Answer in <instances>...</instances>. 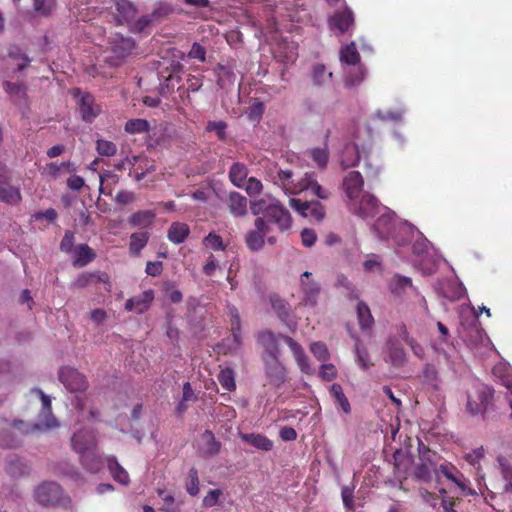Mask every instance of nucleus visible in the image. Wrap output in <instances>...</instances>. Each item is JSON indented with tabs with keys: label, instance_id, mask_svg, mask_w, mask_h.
<instances>
[{
	"label": "nucleus",
	"instance_id": "nucleus-64",
	"mask_svg": "<svg viewBox=\"0 0 512 512\" xmlns=\"http://www.w3.org/2000/svg\"><path fill=\"white\" fill-rule=\"evenodd\" d=\"M223 492L220 489L210 490L207 495L203 498L202 505L204 507H214L218 504L220 497Z\"/></svg>",
	"mask_w": 512,
	"mask_h": 512
},
{
	"label": "nucleus",
	"instance_id": "nucleus-32",
	"mask_svg": "<svg viewBox=\"0 0 512 512\" xmlns=\"http://www.w3.org/2000/svg\"><path fill=\"white\" fill-rule=\"evenodd\" d=\"M155 213L151 210H141L128 217V223L133 227L148 228L155 220Z\"/></svg>",
	"mask_w": 512,
	"mask_h": 512
},
{
	"label": "nucleus",
	"instance_id": "nucleus-15",
	"mask_svg": "<svg viewBox=\"0 0 512 512\" xmlns=\"http://www.w3.org/2000/svg\"><path fill=\"white\" fill-rule=\"evenodd\" d=\"M265 373L269 383L275 387L281 386L287 379L286 369L279 361L278 356L265 359Z\"/></svg>",
	"mask_w": 512,
	"mask_h": 512
},
{
	"label": "nucleus",
	"instance_id": "nucleus-5",
	"mask_svg": "<svg viewBox=\"0 0 512 512\" xmlns=\"http://www.w3.org/2000/svg\"><path fill=\"white\" fill-rule=\"evenodd\" d=\"M348 208L350 212L363 219L373 218L379 211L380 202L373 194L365 192L352 203H348Z\"/></svg>",
	"mask_w": 512,
	"mask_h": 512
},
{
	"label": "nucleus",
	"instance_id": "nucleus-24",
	"mask_svg": "<svg viewBox=\"0 0 512 512\" xmlns=\"http://www.w3.org/2000/svg\"><path fill=\"white\" fill-rule=\"evenodd\" d=\"M464 339L471 348L478 347L487 339V335L477 319L465 330Z\"/></svg>",
	"mask_w": 512,
	"mask_h": 512
},
{
	"label": "nucleus",
	"instance_id": "nucleus-27",
	"mask_svg": "<svg viewBox=\"0 0 512 512\" xmlns=\"http://www.w3.org/2000/svg\"><path fill=\"white\" fill-rule=\"evenodd\" d=\"M79 457L82 466L91 473H97L103 467V460L98 453L97 447L79 455Z\"/></svg>",
	"mask_w": 512,
	"mask_h": 512
},
{
	"label": "nucleus",
	"instance_id": "nucleus-31",
	"mask_svg": "<svg viewBox=\"0 0 512 512\" xmlns=\"http://www.w3.org/2000/svg\"><path fill=\"white\" fill-rule=\"evenodd\" d=\"M240 438L258 450L270 451L273 448V442L263 434L244 433Z\"/></svg>",
	"mask_w": 512,
	"mask_h": 512
},
{
	"label": "nucleus",
	"instance_id": "nucleus-4",
	"mask_svg": "<svg viewBox=\"0 0 512 512\" xmlns=\"http://www.w3.org/2000/svg\"><path fill=\"white\" fill-rule=\"evenodd\" d=\"M494 390L488 386H480L467 395V412L471 415L484 413L493 399Z\"/></svg>",
	"mask_w": 512,
	"mask_h": 512
},
{
	"label": "nucleus",
	"instance_id": "nucleus-55",
	"mask_svg": "<svg viewBox=\"0 0 512 512\" xmlns=\"http://www.w3.org/2000/svg\"><path fill=\"white\" fill-rule=\"evenodd\" d=\"M3 89L11 96H16L18 98L26 97V86L23 83L4 81Z\"/></svg>",
	"mask_w": 512,
	"mask_h": 512
},
{
	"label": "nucleus",
	"instance_id": "nucleus-57",
	"mask_svg": "<svg viewBox=\"0 0 512 512\" xmlns=\"http://www.w3.org/2000/svg\"><path fill=\"white\" fill-rule=\"evenodd\" d=\"M206 247L211 248L214 251H223L226 246L223 243L222 237L216 233H209L203 240Z\"/></svg>",
	"mask_w": 512,
	"mask_h": 512
},
{
	"label": "nucleus",
	"instance_id": "nucleus-61",
	"mask_svg": "<svg viewBox=\"0 0 512 512\" xmlns=\"http://www.w3.org/2000/svg\"><path fill=\"white\" fill-rule=\"evenodd\" d=\"M485 452L483 447L474 449L472 452L466 454V461L473 466L475 469L480 470V462L484 458Z\"/></svg>",
	"mask_w": 512,
	"mask_h": 512
},
{
	"label": "nucleus",
	"instance_id": "nucleus-6",
	"mask_svg": "<svg viewBox=\"0 0 512 512\" xmlns=\"http://www.w3.org/2000/svg\"><path fill=\"white\" fill-rule=\"evenodd\" d=\"M59 381L70 392L85 391L88 387V381L84 374L77 369L65 366L59 370Z\"/></svg>",
	"mask_w": 512,
	"mask_h": 512
},
{
	"label": "nucleus",
	"instance_id": "nucleus-49",
	"mask_svg": "<svg viewBox=\"0 0 512 512\" xmlns=\"http://www.w3.org/2000/svg\"><path fill=\"white\" fill-rule=\"evenodd\" d=\"M221 386L227 391H233L236 388L234 372L231 368L221 370L217 376Z\"/></svg>",
	"mask_w": 512,
	"mask_h": 512
},
{
	"label": "nucleus",
	"instance_id": "nucleus-14",
	"mask_svg": "<svg viewBox=\"0 0 512 512\" xmlns=\"http://www.w3.org/2000/svg\"><path fill=\"white\" fill-rule=\"evenodd\" d=\"M61 496L62 488L55 482H45L35 492L36 500L42 505H55Z\"/></svg>",
	"mask_w": 512,
	"mask_h": 512
},
{
	"label": "nucleus",
	"instance_id": "nucleus-60",
	"mask_svg": "<svg viewBox=\"0 0 512 512\" xmlns=\"http://www.w3.org/2000/svg\"><path fill=\"white\" fill-rule=\"evenodd\" d=\"M204 437L208 438L206 453L211 456L218 454L221 449V443L215 438L213 432L210 430H205Z\"/></svg>",
	"mask_w": 512,
	"mask_h": 512
},
{
	"label": "nucleus",
	"instance_id": "nucleus-22",
	"mask_svg": "<svg viewBox=\"0 0 512 512\" xmlns=\"http://www.w3.org/2000/svg\"><path fill=\"white\" fill-rule=\"evenodd\" d=\"M274 182L286 193H301L300 180L296 181L293 172L290 170H279L274 178Z\"/></svg>",
	"mask_w": 512,
	"mask_h": 512
},
{
	"label": "nucleus",
	"instance_id": "nucleus-40",
	"mask_svg": "<svg viewBox=\"0 0 512 512\" xmlns=\"http://www.w3.org/2000/svg\"><path fill=\"white\" fill-rule=\"evenodd\" d=\"M360 59V54L354 42H351L341 48L340 60L347 65H356L360 62Z\"/></svg>",
	"mask_w": 512,
	"mask_h": 512
},
{
	"label": "nucleus",
	"instance_id": "nucleus-44",
	"mask_svg": "<svg viewBox=\"0 0 512 512\" xmlns=\"http://www.w3.org/2000/svg\"><path fill=\"white\" fill-rule=\"evenodd\" d=\"M455 472L458 473L456 467L452 464H441L437 469V473L442 474L448 480L454 482L462 491H465V483L455 475Z\"/></svg>",
	"mask_w": 512,
	"mask_h": 512
},
{
	"label": "nucleus",
	"instance_id": "nucleus-35",
	"mask_svg": "<svg viewBox=\"0 0 512 512\" xmlns=\"http://www.w3.org/2000/svg\"><path fill=\"white\" fill-rule=\"evenodd\" d=\"M329 392L343 413L350 414L351 405L348 398L344 394L342 386L339 383H333L330 386Z\"/></svg>",
	"mask_w": 512,
	"mask_h": 512
},
{
	"label": "nucleus",
	"instance_id": "nucleus-9",
	"mask_svg": "<svg viewBox=\"0 0 512 512\" xmlns=\"http://www.w3.org/2000/svg\"><path fill=\"white\" fill-rule=\"evenodd\" d=\"M300 286L303 293V303L315 307L321 293L320 284L312 278V274L305 271L300 277Z\"/></svg>",
	"mask_w": 512,
	"mask_h": 512
},
{
	"label": "nucleus",
	"instance_id": "nucleus-16",
	"mask_svg": "<svg viewBox=\"0 0 512 512\" xmlns=\"http://www.w3.org/2000/svg\"><path fill=\"white\" fill-rule=\"evenodd\" d=\"M497 462L502 480L501 482L493 484V487L501 493L512 494V465L503 455L497 457Z\"/></svg>",
	"mask_w": 512,
	"mask_h": 512
},
{
	"label": "nucleus",
	"instance_id": "nucleus-42",
	"mask_svg": "<svg viewBox=\"0 0 512 512\" xmlns=\"http://www.w3.org/2000/svg\"><path fill=\"white\" fill-rule=\"evenodd\" d=\"M155 24V21L151 17V15H143L138 19H134L129 25V29L134 33H149L151 27Z\"/></svg>",
	"mask_w": 512,
	"mask_h": 512
},
{
	"label": "nucleus",
	"instance_id": "nucleus-7",
	"mask_svg": "<svg viewBox=\"0 0 512 512\" xmlns=\"http://www.w3.org/2000/svg\"><path fill=\"white\" fill-rule=\"evenodd\" d=\"M33 392L39 396L42 402V409L39 414V423L35 424V428L49 430L58 427L59 423L52 413L50 397L39 388L33 389Z\"/></svg>",
	"mask_w": 512,
	"mask_h": 512
},
{
	"label": "nucleus",
	"instance_id": "nucleus-50",
	"mask_svg": "<svg viewBox=\"0 0 512 512\" xmlns=\"http://www.w3.org/2000/svg\"><path fill=\"white\" fill-rule=\"evenodd\" d=\"M412 286V281L410 278L405 276H399L396 275L393 277V279L390 282V290L392 293L395 294H401L403 293L408 287Z\"/></svg>",
	"mask_w": 512,
	"mask_h": 512
},
{
	"label": "nucleus",
	"instance_id": "nucleus-63",
	"mask_svg": "<svg viewBox=\"0 0 512 512\" xmlns=\"http://www.w3.org/2000/svg\"><path fill=\"white\" fill-rule=\"evenodd\" d=\"M319 377L324 381H332L337 377V369L334 364H322L319 370Z\"/></svg>",
	"mask_w": 512,
	"mask_h": 512
},
{
	"label": "nucleus",
	"instance_id": "nucleus-26",
	"mask_svg": "<svg viewBox=\"0 0 512 512\" xmlns=\"http://www.w3.org/2000/svg\"><path fill=\"white\" fill-rule=\"evenodd\" d=\"M301 192L310 190L311 193L320 199H327L330 195L329 191L322 188V186L316 180L314 173H306L303 178L300 179Z\"/></svg>",
	"mask_w": 512,
	"mask_h": 512
},
{
	"label": "nucleus",
	"instance_id": "nucleus-52",
	"mask_svg": "<svg viewBox=\"0 0 512 512\" xmlns=\"http://www.w3.org/2000/svg\"><path fill=\"white\" fill-rule=\"evenodd\" d=\"M310 351L313 354V356L319 361L325 362L330 358V353L327 348V345L321 341L313 342L310 345Z\"/></svg>",
	"mask_w": 512,
	"mask_h": 512
},
{
	"label": "nucleus",
	"instance_id": "nucleus-30",
	"mask_svg": "<svg viewBox=\"0 0 512 512\" xmlns=\"http://www.w3.org/2000/svg\"><path fill=\"white\" fill-rule=\"evenodd\" d=\"M73 266L84 267L95 260L96 253L87 244H80L75 249Z\"/></svg>",
	"mask_w": 512,
	"mask_h": 512
},
{
	"label": "nucleus",
	"instance_id": "nucleus-10",
	"mask_svg": "<svg viewBox=\"0 0 512 512\" xmlns=\"http://www.w3.org/2000/svg\"><path fill=\"white\" fill-rule=\"evenodd\" d=\"M254 225L255 229L246 234L245 242L249 250L258 251L264 246V237L270 232V227L262 217H257Z\"/></svg>",
	"mask_w": 512,
	"mask_h": 512
},
{
	"label": "nucleus",
	"instance_id": "nucleus-36",
	"mask_svg": "<svg viewBox=\"0 0 512 512\" xmlns=\"http://www.w3.org/2000/svg\"><path fill=\"white\" fill-rule=\"evenodd\" d=\"M21 200L22 195L19 188L8 184L0 185V201L10 205H17Z\"/></svg>",
	"mask_w": 512,
	"mask_h": 512
},
{
	"label": "nucleus",
	"instance_id": "nucleus-34",
	"mask_svg": "<svg viewBox=\"0 0 512 512\" xmlns=\"http://www.w3.org/2000/svg\"><path fill=\"white\" fill-rule=\"evenodd\" d=\"M465 288L456 281H448L441 286V295L450 301H456L464 296Z\"/></svg>",
	"mask_w": 512,
	"mask_h": 512
},
{
	"label": "nucleus",
	"instance_id": "nucleus-8",
	"mask_svg": "<svg viewBox=\"0 0 512 512\" xmlns=\"http://www.w3.org/2000/svg\"><path fill=\"white\" fill-rule=\"evenodd\" d=\"M290 206L303 217L321 221L325 216V208L319 201H302L290 198Z\"/></svg>",
	"mask_w": 512,
	"mask_h": 512
},
{
	"label": "nucleus",
	"instance_id": "nucleus-12",
	"mask_svg": "<svg viewBox=\"0 0 512 512\" xmlns=\"http://www.w3.org/2000/svg\"><path fill=\"white\" fill-rule=\"evenodd\" d=\"M71 446L78 455L96 448L97 440L94 431L91 429H81L75 432L71 437Z\"/></svg>",
	"mask_w": 512,
	"mask_h": 512
},
{
	"label": "nucleus",
	"instance_id": "nucleus-41",
	"mask_svg": "<svg viewBox=\"0 0 512 512\" xmlns=\"http://www.w3.org/2000/svg\"><path fill=\"white\" fill-rule=\"evenodd\" d=\"M356 310L360 328L362 330L370 329L374 324L370 308L364 302H359Z\"/></svg>",
	"mask_w": 512,
	"mask_h": 512
},
{
	"label": "nucleus",
	"instance_id": "nucleus-20",
	"mask_svg": "<svg viewBox=\"0 0 512 512\" xmlns=\"http://www.w3.org/2000/svg\"><path fill=\"white\" fill-rule=\"evenodd\" d=\"M226 205L230 214L234 217H244L248 213V200L237 191L228 194Z\"/></svg>",
	"mask_w": 512,
	"mask_h": 512
},
{
	"label": "nucleus",
	"instance_id": "nucleus-58",
	"mask_svg": "<svg viewBox=\"0 0 512 512\" xmlns=\"http://www.w3.org/2000/svg\"><path fill=\"white\" fill-rule=\"evenodd\" d=\"M271 305L273 310L277 313L278 317L282 321H285L288 318L289 307L284 300L278 297L271 298Z\"/></svg>",
	"mask_w": 512,
	"mask_h": 512
},
{
	"label": "nucleus",
	"instance_id": "nucleus-43",
	"mask_svg": "<svg viewBox=\"0 0 512 512\" xmlns=\"http://www.w3.org/2000/svg\"><path fill=\"white\" fill-rule=\"evenodd\" d=\"M185 490L190 496H196L200 490V481L198 470L195 467H192L187 474V478L185 481Z\"/></svg>",
	"mask_w": 512,
	"mask_h": 512
},
{
	"label": "nucleus",
	"instance_id": "nucleus-62",
	"mask_svg": "<svg viewBox=\"0 0 512 512\" xmlns=\"http://www.w3.org/2000/svg\"><path fill=\"white\" fill-rule=\"evenodd\" d=\"M171 13V6L166 3H161L152 11L150 15L155 21V23H159Z\"/></svg>",
	"mask_w": 512,
	"mask_h": 512
},
{
	"label": "nucleus",
	"instance_id": "nucleus-1",
	"mask_svg": "<svg viewBox=\"0 0 512 512\" xmlns=\"http://www.w3.org/2000/svg\"><path fill=\"white\" fill-rule=\"evenodd\" d=\"M354 138L356 142L346 144L341 152V167L343 169L356 167L360 162L361 153H363L367 175L377 176L379 169L367 161V155L374 142V129L371 123H364L363 127L358 128Z\"/></svg>",
	"mask_w": 512,
	"mask_h": 512
},
{
	"label": "nucleus",
	"instance_id": "nucleus-38",
	"mask_svg": "<svg viewBox=\"0 0 512 512\" xmlns=\"http://www.w3.org/2000/svg\"><path fill=\"white\" fill-rule=\"evenodd\" d=\"M108 469L113 479L122 485L129 483V475L127 471L117 462L115 457L107 458Z\"/></svg>",
	"mask_w": 512,
	"mask_h": 512
},
{
	"label": "nucleus",
	"instance_id": "nucleus-21",
	"mask_svg": "<svg viewBox=\"0 0 512 512\" xmlns=\"http://www.w3.org/2000/svg\"><path fill=\"white\" fill-rule=\"evenodd\" d=\"M154 300L152 289L142 292L140 295L129 298L125 303L126 311H135L139 314L147 311Z\"/></svg>",
	"mask_w": 512,
	"mask_h": 512
},
{
	"label": "nucleus",
	"instance_id": "nucleus-28",
	"mask_svg": "<svg viewBox=\"0 0 512 512\" xmlns=\"http://www.w3.org/2000/svg\"><path fill=\"white\" fill-rule=\"evenodd\" d=\"M190 234V228L186 223L173 222L167 232V238L173 244L183 243Z\"/></svg>",
	"mask_w": 512,
	"mask_h": 512
},
{
	"label": "nucleus",
	"instance_id": "nucleus-48",
	"mask_svg": "<svg viewBox=\"0 0 512 512\" xmlns=\"http://www.w3.org/2000/svg\"><path fill=\"white\" fill-rule=\"evenodd\" d=\"M150 128L149 122L145 119H131L125 124V131L129 134H139L148 132Z\"/></svg>",
	"mask_w": 512,
	"mask_h": 512
},
{
	"label": "nucleus",
	"instance_id": "nucleus-39",
	"mask_svg": "<svg viewBox=\"0 0 512 512\" xmlns=\"http://www.w3.org/2000/svg\"><path fill=\"white\" fill-rule=\"evenodd\" d=\"M150 234L147 231L131 234L129 251L133 256H138L141 250L147 245Z\"/></svg>",
	"mask_w": 512,
	"mask_h": 512
},
{
	"label": "nucleus",
	"instance_id": "nucleus-17",
	"mask_svg": "<svg viewBox=\"0 0 512 512\" xmlns=\"http://www.w3.org/2000/svg\"><path fill=\"white\" fill-rule=\"evenodd\" d=\"M78 109L83 121L91 123L101 113V107L96 103L95 97L85 92L78 101Z\"/></svg>",
	"mask_w": 512,
	"mask_h": 512
},
{
	"label": "nucleus",
	"instance_id": "nucleus-25",
	"mask_svg": "<svg viewBox=\"0 0 512 512\" xmlns=\"http://www.w3.org/2000/svg\"><path fill=\"white\" fill-rule=\"evenodd\" d=\"M329 136L330 131H327L323 147H314L307 150V155L313 160L314 164L319 169H325L329 161L330 154L327 144Z\"/></svg>",
	"mask_w": 512,
	"mask_h": 512
},
{
	"label": "nucleus",
	"instance_id": "nucleus-45",
	"mask_svg": "<svg viewBox=\"0 0 512 512\" xmlns=\"http://www.w3.org/2000/svg\"><path fill=\"white\" fill-rule=\"evenodd\" d=\"M63 169L66 170L67 172H72L74 171V166L69 161L62 162L60 164L51 162L46 165V167L44 168V172L48 177L55 180L59 178L61 171Z\"/></svg>",
	"mask_w": 512,
	"mask_h": 512
},
{
	"label": "nucleus",
	"instance_id": "nucleus-46",
	"mask_svg": "<svg viewBox=\"0 0 512 512\" xmlns=\"http://www.w3.org/2000/svg\"><path fill=\"white\" fill-rule=\"evenodd\" d=\"M355 354L356 361L363 370H367L374 365L371 361L368 350L361 344L359 340H357L355 343Z\"/></svg>",
	"mask_w": 512,
	"mask_h": 512
},
{
	"label": "nucleus",
	"instance_id": "nucleus-53",
	"mask_svg": "<svg viewBox=\"0 0 512 512\" xmlns=\"http://www.w3.org/2000/svg\"><path fill=\"white\" fill-rule=\"evenodd\" d=\"M96 151L101 156H114L117 152V146L112 141L98 139L96 141Z\"/></svg>",
	"mask_w": 512,
	"mask_h": 512
},
{
	"label": "nucleus",
	"instance_id": "nucleus-13",
	"mask_svg": "<svg viewBox=\"0 0 512 512\" xmlns=\"http://www.w3.org/2000/svg\"><path fill=\"white\" fill-rule=\"evenodd\" d=\"M265 221L268 225L269 223L276 224L280 231H286L292 225L289 211L279 202L270 204Z\"/></svg>",
	"mask_w": 512,
	"mask_h": 512
},
{
	"label": "nucleus",
	"instance_id": "nucleus-47",
	"mask_svg": "<svg viewBox=\"0 0 512 512\" xmlns=\"http://www.w3.org/2000/svg\"><path fill=\"white\" fill-rule=\"evenodd\" d=\"M228 124L223 121H208L205 127L206 132H214L219 141H226Z\"/></svg>",
	"mask_w": 512,
	"mask_h": 512
},
{
	"label": "nucleus",
	"instance_id": "nucleus-59",
	"mask_svg": "<svg viewBox=\"0 0 512 512\" xmlns=\"http://www.w3.org/2000/svg\"><path fill=\"white\" fill-rule=\"evenodd\" d=\"M157 493L164 503L162 510L165 512H179V507L175 504L174 497L171 494H167L163 489H158Z\"/></svg>",
	"mask_w": 512,
	"mask_h": 512
},
{
	"label": "nucleus",
	"instance_id": "nucleus-29",
	"mask_svg": "<svg viewBox=\"0 0 512 512\" xmlns=\"http://www.w3.org/2000/svg\"><path fill=\"white\" fill-rule=\"evenodd\" d=\"M283 335H275L271 331L263 332L259 335V341L264 346L266 352L268 353L269 357H276L279 353V344L278 339L281 338L283 340Z\"/></svg>",
	"mask_w": 512,
	"mask_h": 512
},
{
	"label": "nucleus",
	"instance_id": "nucleus-56",
	"mask_svg": "<svg viewBox=\"0 0 512 512\" xmlns=\"http://www.w3.org/2000/svg\"><path fill=\"white\" fill-rule=\"evenodd\" d=\"M55 6V0H34L33 2L35 12L42 16H48Z\"/></svg>",
	"mask_w": 512,
	"mask_h": 512
},
{
	"label": "nucleus",
	"instance_id": "nucleus-51",
	"mask_svg": "<svg viewBox=\"0 0 512 512\" xmlns=\"http://www.w3.org/2000/svg\"><path fill=\"white\" fill-rule=\"evenodd\" d=\"M332 78V73L326 70L324 65H316L313 68L312 79L315 85H323Z\"/></svg>",
	"mask_w": 512,
	"mask_h": 512
},
{
	"label": "nucleus",
	"instance_id": "nucleus-54",
	"mask_svg": "<svg viewBox=\"0 0 512 512\" xmlns=\"http://www.w3.org/2000/svg\"><path fill=\"white\" fill-rule=\"evenodd\" d=\"M389 358L392 365L401 367L406 361V354L402 347L392 345L389 347Z\"/></svg>",
	"mask_w": 512,
	"mask_h": 512
},
{
	"label": "nucleus",
	"instance_id": "nucleus-37",
	"mask_svg": "<svg viewBox=\"0 0 512 512\" xmlns=\"http://www.w3.org/2000/svg\"><path fill=\"white\" fill-rule=\"evenodd\" d=\"M5 470L12 477H18L28 473V466L17 455H10L6 460Z\"/></svg>",
	"mask_w": 512,
	"mask_h": 512
},
{
	"label": "nucleus",
	"instance_id": "nucleus-3",
	"mask_svg": "<svg viewBox=\"0 0 512 512\" xmlns=\"http://www.w3.org/2000/svg\"><path fill=\"white\" fill-rule=\"evenodd\" d=\"M136 48L133 38L115 34L108 39L104 50V61L111 67H119L132 55Z\"/></svg>",
	"mask_w": 512,
	"mask_h": 512
},
{
	"label": "nucleus",
	"instance_id": "nucleus-2",
	"mask_svg": "<svg viewBox=\"0 0 512 512\" xmlns=\"http://www.w3.org/2000/svg\"><path fill=\"white\" fill-rule=\"evenodd\" d=\"M373 228L381 239L392 240L396 245L402 246L408 243V230L404 224L398 221L395 213L386 208L375 221Z\"/></svg>",
	"mask_w": 512,
	"mask_h": 512
},
{
	"label": "nucleus",
	"instance_id": "nucleus-23",
	"mask_svg": "<svg viewBox=\"0 0 512 512\" xmlns=\"http://www.w3.org/2000/svg\"><path fill=\"white\" fill-rule=\"evenodd\" d=\"M329 23L332 28L337 29L340 33H345L354 25L353 12L346 6L343 11H336Z\"/></svg>",
	"mask_w": 512,
	"mask_h": 512
},
{
	"label": "nucleus",
	"instance_id": "nucleus-18",
	"mask_svg": "<svg viewBox=\"0 0 512 512\" xmlns=\"http://www.w3.org/2000/svg\"><path fill=\"white\" fill-rule=\"evenodd\" d=\"M116 14L113 16L117 25H131L137 15L136 6L128 0H117L115 2Z\"/></svg>",
	"mask_w": 512,
	"mask_h": 512
},
{
	"label": "nucleus",
	"instance_id": "nucleus-19",
	"mask_svg": "<svg viewBox=\"0 0 512 512\" xmlns=\"http://www.w3.org/2000/svg\"><path fill=\"white\" fill-rule=\"evenodd\" d=\"M284 342L288 345L290 348L292 355L301 370L304 374L311 375L313 373V369L309 363V359L302 348V346L296 342L292 337L290 336H282Z\"/></svg>",
	"mask_w": 512,
	"mask_h": 512
},
{
	"label": "nucleus",
	"instance_id": "nucleus-33",
	"mask_svg": "<svg viewBox=\"0 0 512 512\" xmlns=\"http://www.w3.org/2000/svg\"><path fill=\"white\" fill-rule=\"evenodd\" d=\"M248 175V169L245 164L235 162L229 169V179L232 184L238 188H242Z\"/></svg>",
	"mask_w": 512,
	"mask_h": 512
},
{
	"label": "nucleus",
	"instance_id": "nucleus-11",
	"mask_svg": "<svg viewBox=\"0 0 512 512\" xmlns=\"http://www.w3.org/2000/svg\"><path fill=\"white\" fill-rule=\"evenodd\" d=\"M342 187L348 199V203H352L364 193V179L362 174L359 171L348 172L343 178Z\"/></svg>",
	"mask_w": 512,
	"mask_h": 512
}]
</instances>
